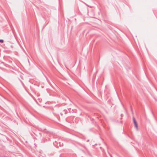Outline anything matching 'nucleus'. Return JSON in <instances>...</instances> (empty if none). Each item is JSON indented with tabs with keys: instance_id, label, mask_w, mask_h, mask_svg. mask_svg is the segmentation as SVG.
Listing matches in <instances>:
<instances>
[{
	"instance_id": "f03ea898",
	"label": "nucleus",
	"mask_w": 157,
	"mask_h": 157,
	"mask_svg": "<svg viewBox=\"0 0 157 157\" xmlns=\"http://www.w3.org/2000/svg\"><path fill=\"white\" fill-rule=\"evenodd\" d=\"M61 144V143L60 142H59L58 143H57V144L56 146V147L57 148H58L59 146H61L62 144Z\"/></svg>"
},
{
	"instance_id": "423d86ee",
	"label": "nucleus",
	"mask_w": 157,
	"mask_h": 157,
	"mask_svg": "<svg viewBox=\"0 0 157 157\" xmlns=\"http://www.w3.org/2000/svg\"><path fill=\"white\" fill-rule=\"evenodd\" d=\"M111 157H112V156H111Z\"/></svg>"
},
{
	"instance_id": "f257e3e1",
	"label": "nucleus",
	"mask_w": 157,
	"mask_h": 157,
	"mask_svg": "<svg viewBox=\"0 0 157 157\" xmlns=\"http://www.w3.org/2000/svg\"><path fill=\"white\" fill-rule=\"evenodd\" d=\"M133 121L135 126V127L137 130H138L139 129L138 125L136 121L135 120V119L134 117L133 118Z\"/></svg>"
},
{
	"instance_id": "7ed1b4c3",
	"label": "nucleus",
	"mask_w": 157,
	"mask_h": 157,
	"mask_svg": "<svg viewBox=\"0 0 157 157\" xmlns=\"http://www.w3.org/2000/svg\"><path fill=\"white\" fill-rule=\"evenodd\" d=\"M58 142L57 141H55L54 142H53V144L56 147V145L57 144V143H58Z\"/></svg>"
},
{
	"instance_id": "20e7f679",
	"label": "nucleus",
	"mask_w": 157,
	"mask_h": 157,
	"mask_svg": "<svg viewBox=\"0 0 157 157\" xmlns=\"http://www.w3.org/2000/svg\"><path fill=\"white\" fill-rule=\"evenodd\" d=\"M3 40H0V42L1 43H3Z\"/></svg>"
},
{
	"instance_id": "39448f33",
	"label": "nucleus",
	"mask_w": 157,
	"mask_h": 157,
	"mask_svg": "<svg viewBox=\"0 0 157 157\" xmlns=\"http://www.w3.org/2000/svg\"><path fill=\"white\" fill-rule=\"evenodd\" d=\"M121 119H122V117H123V114H121Z\"/></svg>"
}]
</instances>
